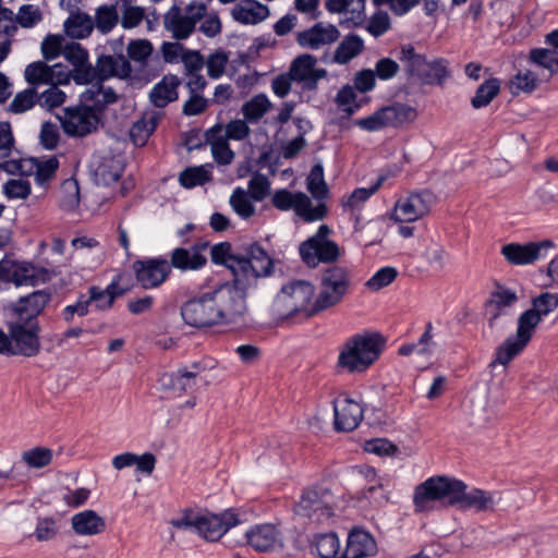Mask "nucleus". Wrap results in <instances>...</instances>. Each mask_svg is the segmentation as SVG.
<instances>
[{"label": "nucleus", "mask_w": 558, "mask_h": 558, "mask_svg": "<svg viewBox=\"0 0 558 558\" xmlns=\"http://www.w3.org/2000/svg\"><path fill=\"white\" fill-rule=\"evenodd\" d=\"M59 84L51 83L49 87L38 94V104L48 110L61 106L65 101V94L58 87Z\"/></svg>", "instance_id": "58"}, {"label": "nucleus", "mask_w": 558, "mask_h": 558, "mask_svg": "<svg viewBox=\"0 0 558 558\" xmlns=\"http://www.w3.org/2000/svg\"><path fill=\"white\" fill-rule=\"evenodd\" d=\"M233 211L242 219H248L255 214V206L251 196L241 187H236L229 199Z\"/></svg>", "instance_id": "47"}, {"label": "nucleus", "mask_w": 558, "mask_h": 558, "mask_svg": "<svg viewBox=\"0 0 558 558\" xmlns=\"http://www.w3.org/2000/svg\"><path fill=\"white\" fill-rule=\"evenodd\" d=\"M206 15V4L191 2L184 9L173 4L163 14V27L178 41L187 39L196 29L197 23Z\"/></svg>", "instance_id": "10"}, {"label": "nucleus", "mask_w": 558, "mask_h": 558, "mask_svg": "<svg viewBox=\"0 0 558 558\" xmlns=\"http://www.w3.org/2000/svg\"><path fill=\"white\" fill-rule=\"evenodd\" d=\"M330 232L327 225H322L315 234L300 244V256L310 268L322 263L333 265L340 258L341 250L336 242L329 240Z\"/></svg>", "instance_id": "8"}, {"label": "nucleus", "mask_w": 558, "mask_h": 558, "mask_svg": "<svg viewBox=\"0 0 558 558\" xmlns=\"http://www.w3.org/2000/svg\"><path fill=\"white\" fill-rule=\"evenodd\" d=\"M9 332L12 335L14 355L35 356L40 350L38 323L23 324L13 322L8 326Z\"/></svg>", "instance_id": "18"}, {"label": "nucleus", "mask_w": 558, "mask_h": 558, "mask_svg": "<svg viewBox=\"0 0 558 558\" xmlns=\"http://www.w3.org/2000/svg\"><path fill=\"white\" fill-rule=\"evenodd\" d=\"M238 515L231 511L197 514L196 533L209 542L220 539L231 527L239 524Z\"/></svg>", "instance_id": "17"}, {"label": "nucleus", "mask_w": 558, "mask_h": 558, "mask_svg": "<svg viewBox=\"0 0 558 558\" xmlns=\"http://www.w3.org/2000/svg\"><path fill=\"white\" fill-rule=\"evenodd\" d=\"M250 546L257 551H275L283 547L281 532L274 524H259L246 532Z\"/></svg>", "instance_id": "27"}, {"label": "nucleus", "mask_w": 558, "mask_h": 558, "mask_svg": "<svg viewBox=\"0 0 558 558\" xmlns=\"http://www.w3.org/2000/svg\"><path fill=\"white\" fill-rule=\"evenodd\" d=\"M537 76L530 70L518 72L510 81V89L513 95L519 93L530 94L537 87Z\"/></svg>", "instance_id": "51"}, {"label": "nucleus", "mask_w": 558, "mask_h": 558, "mask_svg": "<svg viewBox=\"0 0 558 558\" xmlns=\"http://www.w3.org/2000/svg\"><path fill=\"white\" fill-rule=\"evenodd\" d=\"M316 62L314 56L304 53L295 58L290 65V76L293 81L302 83L304 89H316L318 81L327 75L325 69L315 68Z\"/></svg>", "instance_id": "21"}, {"label": "nucleus", "mask_w": 558, "mask_h": 558, "mask_svg": "<svg viewBox=\"0 0 558 558\" xmlns=\"http://www.w3.org/2000/svg\"><path fill=\"white\" fill-rule=\"evenodd\" d=\"M339 36L340 32L335 25L319 22L305 31L299 32L296 43L303 48L317 50L337 41Z\"/></svg>", "instance_id": "26"}, {"label": "nucleus", "mask_w": 558, "mask_h": 558, "mask_svg": "<svg viewBox=\"0 0 558 558\" xmlns=\"http://www.w3.org/2000/svg\"><path fill=\"white\" fill-rule=\"evenodd\" d=\"M271 108V102L265 94L255 95L242 106L244 119L257 123Z\"/></svg>", "instance_id": "44"}, {"label": "nucleus", "mask_w": 558, "mask_h": 558, "mask_svg": "<svg viewBox=\"0 0 558 558\" xmlns=\"http://www.w3.org/2000/svg\"><path fill=\"white\" fill-rule=\"evenodd\" d=\"M153 50V45L148 39L131 40L126 48L129 59L140 63H145Z\"/></svg>", "instance_id": "56"}, {"label": "nucleus", "mask_w": 558, "mask_h": 558, "mask_svg": "<svg viewBox=\"0 0 558 558\" xmlns=\"http://www.w3.org/2000/svg\"><path fill=\"white\" fill-rule=\"evenodd\" d=\"M376 553L377 544L369 532L359 527L350 532L343 558H368Z\"/></svg>", "instance_id": "32"}, {"label": "nucleus", "mask_w": 558, "mask_h": 558, "mask_svg": "<svg viewBox=\"0 0 558 558\" xmlns=\"http://www.w3.org/2000/svg\"><path fill=\"white\" fill-rule=\"evenodd\" d=\"M209 165L187 167L179 174V183L184 189L202 186L211 181V171Z\"/></svg>", "instance_id": "41"}, {"label": "nucleus", "mask_w": 558, "mask_h": 558, "mask_svg": "<svg viewBox=\"0 0 558 558\" xmlns=\"http://www.w3.org/2000/svg\"><path fill=\"white\" fill-rule=\"evenodd\" d=\"M307 190L316 199H323L328 194V189L324 180V169L322 165H315L307 177Z\"/></svg>", "instance_id": "53"}, {"label": "nucleus", "mask_w": 558, "mask_h": 558, "mask_svg": "<svg viewBox=\"0 0 558 558\" xmlns=\"http://www.w3.org/2000/svg\"><path fill=\"white\" fill-rule=\"evenodd\" d=\"M558 306V294L545 292L532 301V307L524 311L518 318V328L514 336L508 337L497 349L494 363L507 365L514 356L520 354L530 342L534 329L542 318L554 312Z\"/></svg>", "instance_id": "3"}, {"label": "nucleus", "mask_w": 558, "mask_h": 558, "mask_svg": "<svg viewBox=\"0 0 558 558\" xmlns=\"http://www.w3.org/2000/svg\"><path fill=\"white\" fill-rule=\"evenodd\" d=\"M313 549L320 558H335L339 551L340 543L335 533H326L315 536Z\"/></svg>", "instance_id": "48"}, {"label": "nucleus", "mask_w": 558, "mask_h": 558, "mask_svg": "<svg viewBox=\"0 0 558 558\" xmlns=\"http://www.w3.org/2000/svg\"><path fill=\"white\" fill-rule=\"evenodd\" d=\"M458 489L456 506L461 509H474L477 512L490 511L496 505L495 494L488 490L472 488L468 490L464 482L458 480Z\"/></svg>", "instance_id": "25"}, {"label": "nucleus", "mask_w": 558, "mask_h": 558, "mask_svg": "<svg viewBox=\"0 0 558 558\" xmlns=\"http://www.w3.org/2000/svg\"><path fill=\"white\" fill-rule=\"evenodd\" d=\"M335 102L347 116L354 114L361 108V105L356 102L355 89L349 84L338 90Z\"/></svg>", "instance_id": "52"}, {"label": "nucleus", "mask_w": 558, "mask_h": 558, "mask_svg": "<svg viewBox=\"0 0 558 558\" xmlns=\"http://www.w3.org/2000/svg\"><path fill=\"white\" fill-rule=\"evenodd\" d=\"M363 50V39L359 35L351 33L344 36V38L339 43L331 61L341 65L347 64L352 59L356 58Z\"/></svg>", "instance_id": "37"}, {"label": "nucleus", "mask_w": 558, "mask_h": 558, "mask_svg": "<svg viewBox=\"0 0 558 558\" xmlns=\"http://www.w3.org/2000/svg\"><path fill=\"white\" fill-rule=\"evenodd\" d=\"M136 280L144 289L159 287L171 272V266L165 258H148L133 264Z\"/></svg>", "instance_id": "19"}, {"label": "nucleus", "mask_w": 558, "mask_h": 558, "mask_svg": "<svg viewBox=\"0 0 558 558\" xmlns=\"http://www.w3.org/2000/svg\"><path fill=\"white\" fill-rule=\"evenodd\" d=\"M398 59L402 62L407 74L410 77L420 78L422 72L427 66V60L424 54L417 53L410 44L402 45L398 54Z\"/></svg>", "instance_id": "40"}, {"label": "nucleus", "mask_w": 558, "mask_h": 558, "mask_svg": "<svg viewBox=\"0 0 558 558\" xmlns=\"http://www.w3.org/2000/svg\"><path fill=\"white\" fill-rule=\"evenodd\" d=\"M210 257L214 264L223 265L231 271L233 279L229 282L245 293L259 278L272 272V259L258 243L244 247V254H232L230 243L221 242L210 248Z\"/></svg>", "instance_id": "2"}, {"label": "nucleus", "mask_w": 558, "mask_h": 558, "mask_svg": "<svg viewBox=\"0 0 558 558\" xmlns=\"http://www.w3.org/2000/svg\"><path fill=\"white\" fill-rule=\"evenodd\" d=\"M385 178L380 177L378 178L377 182L374 183L371 187H359L353 191V193L350 195L348 202L345 203V206L355 209L359 208L361 204L366 202L373 194H375L378 189L381 186Z\"/></svg>", "instance_id": "60"}, {"label": "nucleus", "mask_w": 558, "mask_h": 558, "mask_svg": "<svg viewBox=\"0 0 558 558\" xmlns=\"http://www.w3.org/2000/svg\"><path fill=\"white\" fill-rule=\"evenodd\" d=\"M207 244H195L191 247H177L170 254L169 265L181 271H196L207 264L204 255Z\"/></svg>", "instance_id": "28"}, {"label": "nucleus", "mask_w": 558, "mask_h": 558, "mask_svg": "<svg viewBox=\"0 0 558 558\" xmlns=\"http://www.w3.org/2000/svg\"><path fill=\"white\" fill-rule=\"evenodd\" d=\"M93 29L94 21L86 13L72 14L64 22V31L72 38H86L92 34Z\"/></svg>", "instance_id": "42"}, {"label": "nucleus", "mask_w": 558, "mask_h": 558, "mask_svg": "<svg viewBox=\"0 0 558 558\" xmlns=\"http://www.w3.org/2000/svg\"><path fill=\"white\" fill-rule=\"evenodd\" d=\"M21 458L29 469H43L51 463L53 452L47 447L38 446L23 451Z\"/></svg>", "instance_id": "49"}, {"label": "nucleus", "mask_w": 558, "mask_h": 558, "mask_svg": "<svg viewBox=\"0 0 558 558\" xmlns=\"http://www.w3.org/2000/svg\"><path fill=\"white\" fill-rule=\"evenodd\" d=\"M71 526L77 535L93 536L105 531L106 522L94 510H84L72 517Z\"/></svg>", "instance_id": "33"}, {"label": "nucleus", "mask_w": 558, "mask_h": 558, "mask_svg": "<svg viewBox=\"0 0 558 558\" xmlns=\"http://www.w3.org/2000/svg\"><path fill=\"white\" fill-rule=\"evenodd\" d=\"M248 195L255 202L264 201L270 193L269 179L259 172H255L247 183Z\"/></svg>", "instance_id": "54"}, {"label": "nucleus", "mask_w": 558, "mask_h": 558, "mask_svg": "<svg viewBox=\"0 0 558 558\" xmlns=\"http://www.w3.org/2000/svg\"><path fill=\"white\" fill-rule=\"evenodd\" d=\"M246 122L247 121L245 119L244 120L236 119V120L230 121L229 123H227V125L225 128V135L222 137L226 138L227 141L228 140H233V141L244 140L245 137H247L250 135V132H251Z\"/></svg>", "instance_id": "64"}, {"label": "nucleus", "mask_w": 558, "mask_h": 558, "mask_svg": "<svg viewBox=\"0 0 558 558\" xmlns=\"http://www.w3.org/2000/svg\"><path fill=\"white\" fill-rule=\"evenodd\" d=\"M222 126L217 124L207 131L206 136L210 142L211 154L215 161L219 165H229L234 159V153L231 150L228 141L220 135Z\"/></svg>", "instance_id": "38"}, {"label": "nucleus", "mask_w": 558, "mask_h": 558, "mask_svg": "<svg viewBox=\"0 0 558 558\" xmlns=\"http://www.w3.org/2000/svg\"><path fill=\"white\" fill-rule=\"evenodd\" d=\"M391 27L390 17L387 12L379 11L369 19L367 31L374 37H379L387 33Z\"/></svg>", "instance_id": "63"}, {"label": "nucleus", "mask_w": 558, "mask_h": 558, "mask_svg": "<svg viewBox=\"0 0 558 558\" xmlns=\"http://www.w3.org/2000/svg\"><path fill=\"white\" fill-rule=\"evenodd\" d=\"M64 133L72 137H85L97 131L100 117L89 105L80 102L63 109L59 117Z\"/></svg>", "instance_id": "13"}, {"label": "nucleus", "mask_w": 558, "mask_h": 558, "mask_svg": "<svg viewBox=\"0 0 558 558\" xmlns=\"http://www.w3.org/2000/svg\"><path fill=\"white\" fill-rule=\"evenodd\" d=\"M268 15V7L255 0L242 1L232 9V17L242 24H257Z\"/></svg>", "instance_id": "35"}, {"label": "nucleus", "mask_w": 558, "mask_h": 558, "mask_svg": "<svg viewBox=\"0 0 558 558\" xmlns=\"http://www.w3.org/2000/svg\"><path fill=\"white\" fill-rule=\"evenodd\" d=\"M271 205L281 210H294L295 215L304 221L312 222L323 220L327 215V207L319 203L313 206L311 198L303 192H291L287 189H280L274 192Z\"/></svg>", "instance_id": "11"}, {"label": "nucleus", "mask_w": 558, "mask_h": 558, "mask_svg": "<svg viewBox=\"0 0 558 558\" xmlns=\"http://www.w3.org/2000/svg\"><path fill=\"white\" fill-rule=\"evenodd\" d=\"M98 83L110 77L128 78L132 74V66L129 59L122 54H101L96 61Z\"/></svg>", "instance_id": "30"}, {"label": "nucleus", "mask_w": 558, "mask_h": 558, "mask_svg": "<svg viewBox=\"0 0 558 558\" xmlns=\"http://www.w3.org/2000/svg\"><path fill=\"white\" fill-rule=\"evenodd\" d=\"M375 76L381 81H389L393 78L398 72L400 71L399 63L391 58H381L375 63V69L373 70Z\"/></svg>", "instance_id": "62"}, {"label": "nucleus", "mask_w": 558, "mask_h": 558, "mask_svg": "<svg viewBox=\"0 0 558 558\" xmlns=\"http://www.w3.org/2000/svg\"><path fill=\"white\" fill-rule=\"evenodd\" d=\"M458 480L445 475L432 476L418 484L413 494L416 512H430L456 506Z\"/></svg>", "instance_id": "5"}, {"label": "nucleus", "mask_w": 558, "mask_h": 558, "mask_svg": "<svg viewBox=\"0 0 558 558\" xmlns=\"http://www.w3.org/2000/svg\"><path fill=\"white\" fill-rule=\"evenodd\" d=\"M434 204V195L428 191L411 193L397 201L392 219L398 222H413L427 215Z\"/></svg>", "instance_id": "16"}, {"label": "nucleus", "mask_w": 558, "mask_h": 558, "mask_svg": "<svg viewBox=\"0 0 558 558\" xmlns=\"http://www.w3.org/2000/svg\"><path fill=\"white\" fill-rule=\"evenodd\" d=\"M3 194L10 199H25L31 194V184L23 179H10L3 184Z\"/></svg>", "instance_id": "59"}, {"label": "nucleus", "mask_w": 558, "mask_h": 558, "mask_svg": "<svg viewBox=\"0 0 558 558\" xmlns=\"http://www.w3.org/2000/svg\"><path fill=\"white\" fill-rule=\"evenodd\" d=\"M145 19V9L137 5L125 7L122 11L121 26L124 29H132L137 27Z\"/></svg>", "instance_id": "61"}, {"label": "nucleus", "mask_w": 558, "mask_h": 558, "mask_svg": "<svg viewBox=\"0 0 558 558\" xmlns=\"http://www.w3.org/2000/svg\"><path fill=\"white\" fill-rule=\"evenodd\" d=\"M94 27L101 34L110 33L119 23V13L114 5H100L96 9Z\"/></svg>", "instance_id": "45"}, {"label": "nucleus", "mask_w": 558, "mask_h": 558, "mask_svg": "<svg viewBox=\"0 0 558 558\" xmlns=\"http://www.w3.org/2000/svg\"><path fill=\"white\" fill-rule=\"evenodd\" d=\"M518 300V295L513 290L497 283L486 302V310L489 314V326L494 327L500 316L507 315L509 308L513 306Z\"/></svg>", "instance_id": "31"}, {"label": "nucleus", "mask_w": 558, "mask_h": 558, "mask_svg": "<svg viewBox=\"0 0 558 558\" xmlns=\"http://www.w3.org/2000/svg\"><path fill=\"white\" fill-rule=\"evenodd\" d=\"M52 277L50 270L27 262H0V280L15 286H37L48 282Z\"/></svg>", "instance_id": "14"}, {"label": "nucleus", "mask_w": 558, "mask_h": 558, "mask_svg": "<svg viewBox=\"0 0 558 558\" xmlns=\"http://www.w3.org/2000/svg\"><path fill=\"white\" fill-rule=\"evenodd\" d=\"M554 246L555 244L551 240L527 242L524 244L509 243L501 247V254L509 264L524 266L547 257Z\"/></svg>", "instance_id": "15"}, {"label": "nucleus", "mask_w": 558, "mask_h": 558, "mask_svg": "<svg viewBox=\"0 0 558 558\" xmlns=\"http://www.w3.org/2000/svg\"><path fill=\"white\" fill-rule=\"evenodd\" d=\"M246 299L247 293L223 281L186 301L181 316L186 325L195 328L236 324L247 314Z\"/></svg>", "instance_id": "1"}, {"label": "nucleus", "mask_w": 558, "mask_h": 558, "mask_svg": "<svg viewBox=\"0 0 558 558\" xmlns=\"http://www.w3.org/2000/svg\"><path fill=\"white\" fill-rule=\"evenodd\" d=\"M417 117L415 108L403 102H393L381 107L373 114L355 120L354 124L367 132H377L385 128L399 129L413 122Z\"/></svg>", "instance_id": "9"}, {"label": "nucleus", "mask_w": 558, "mask_h": 558, "mask_svg": "<svg viewBox=\"0 0 558 558\" xmlns=\"http://www.w3.org/2000/svg\"><path fill=\"white\" fill-rule=\"evenodd\" d=\"M38 102V92L34 87H28L22 92H19L11 104L9 105V111L12 113H24L31 110Z\"/></svg>", "instance_id": "50"}, {"label": "nucleus", "mask_w": 558, "mask_h": 558, "mask_svg": "<svg viewBox=\"0 0 558 558\" xmlns=\"http://www.w3.org/2000/svg\"><path fill=\"white\" fill-rule=\"evenodd\" d=\"M161 118L162 112L154 111L151 113H146L142 119L136 121L130 130V136L134 145H145L148 137L157 128Z\"/></svg>", "instance_id": "39"}, {"label": "nucleus", "mask_w": 558, "mask_h": 558, "mask_svg": "<svg viewBox=\"0 0 558 558\" xmlns=\"http://www.w3.org/2000/svg\"><path fill=\"white\" fill-rule=\"evenodd\" d=\"M500 92V81L498 78H489L481 84L473 98L471 105L475 109L486 107Z\"/></svg>", "instance_id": "46"}, {"label": "nucleus", "mask_w": 558, "mask_h": 558, "mask_svg": "<svg viewBox=\"0 0 558 558\" xmlns=\"http://www.w3.org/2000/svg\"><path fill=\"white\" fill-rule=\"evenodd\" d=\"M386 339L378 332L356 333L339 349L336 368L339 373H365L381 355Z\"/></svg>", "instance_id": "4"}, {"label": "nucleus", "mask_w": 558, "mask_h": 558, "mask_svg": "<svg viewBox=\"0 0 558 558\" xmlns=\"http://www.w3.org/2000/svg\"><path fill=\"white\" fill-rule=\"evenodd\" d=\"M295 514L315 522H324L333 515V496L323 486L306 488L294 506Z\"/></svg>", "instance_id": "12"}, {"label": "nucleus", "mask_w": 558, "mask_h": 558, "mask_svg": "<svg viewBox=\"0 0 558 558\" xmlns=\"http://www.w3.org/2000/svg\"><path fill=\"white\" fill-rule=\"evenodd\" d=\"M315 288L310 281L296 280L282 287L275 300V308L282 312V316H292L294 314H303L311 317L322 308L316 306Z\"/></svg>", "instance_id": "7"}, {"label": "nucleus", "mask_w": 558, "mask_h": 558, "mask_svg": "<svg viewBox=\"0 0 558 558\" xmlns=\"http://www.w3.org/2000/svg\"><path fill=\"white\" fill-rule=\"evenodd\" d=\"M24 78L29 87L36 88L39 85H50L51 83L66 84L70 75L63 71L61 64L50 66L44 61H35L25 68Z\"/></svg>", "instance_id": "22"}, {"label": "nucleus", "mask_w": 558, "mask_h": 558, "mask_svg": "<svg viewBox=\"0 0 558 558\" xmlns=\"http://www.w3.org/2000/svg\"><path fill=\"white\" fill-rule=\"evenodd\" d=\"M353 288L352 271L341 265H330L320 271L316 306L326 311L340 304Z\"/></svg>", "instance_id": "6"}, {"label": "nucleus", "mask_w": 558, "mask_h": 558, "mask_svg": "<svg viewBox=\"0 0 558 558\" xmlns=\"http://www.w3.org/2000/svg\"><path fill=\"white\" fill-rule=\"evenodd\" d=\"M333 412L335 427L339 432H351L355 429L363 418L361 404L349 398L335 401Z\"/></svg>", "instance_id": "29"}, {"label": "nucleus", "mask_w": 558, "mask_h": 558, "mask_svg": "<svg viewBox=\"0 0 558 558\" xmlns=\"http://www.w3.org/2000/svg\"><path fill=\"white\" fill-rule=\"evenodd\" d=\"M14 168L23 175H34L36 184L46 187L47 183L54 178L59 161L56 157L26 158L21 159L19 163L14 165Z\"/></svg>", "instance_id": "24"}, {"label": "nucleus", "mask_w": 558, "mask_h": 558, "mask_svg": "<svg viewBox=\"0 0 558 558\" xmlns=\"http://www.w3.org/2000/svg\"><path fill=\"white\" fill-rule=\"evenodd\" d=\"M15 25L24 28H32L43 20V14L38 7L33 4H23L16 15H14Z\"/></svg>", "instance_id": "55"}, {"label": "nucleus", "mask_w": 558, "mask_h": 558, "mask_svg": "<svg viewBox=\"0 0 558 558\" xmlns=\"http://www.w3.org/2000/svg\"><path fill=\"white\" fill-rule=\"evenodd\" d=\"M81 100L95 109L101 118L106 108L109 105L117 102L118 95L111 87H105L101 84H96L81 94Z\"/></svg>", "instance_id": "34"}, {"label": "nucleus", "mask_w": 558, "mask_h": 558, "mask_svg": "<svg viewBox=\"0 0 558 558\" xmlns=\"http://www.w3.org/2000/svg\"><path fill=\"white\" fill-rule=\"evenodd\" d=\"M449 76L448 61L445 59H436L427 61V66L422 72L418 80L426 85H442Z\"/></svg>", "instance_id": "43"}, {"label": "nucleus", "mask_w": 558, "mask_h": 558, "mask_svg": "<svg viewBox=\"0 0 558 558\" xmlns=\"http://www.w3.org/2000/svg\"><path fill=\"white\" fill-rule=\"evenodd\" d=\"M398 276V271L395 267H383L377 270L365 283V286L372 291H378L389 286Z\"/></svg>", "instance_id": "57"}, {"label": "nucleus", "mask_w": 558, "mask_h": 558, "mask_svg": "<svg viewBox=\"0 0 558 558\" xmlns=\"http://www.w3.org/2000/svg\"><path fill=\"white\" fill-rule=\"evenodd\" d=\"M180 81L175 75H167L157 83L149 93V99L157 108H165L178 99L177 88Z\"/></svg>", "instance_id": "36"}, {"label": "nucleus", "mask_w": 558, "mask_h": 558, "mask_svg": "<svg viewBox=\"0 0 558 558\" xmlns=\"http://www.w3.org/2000/svg\"><path fill=\"white\" fill-rule=\"evenodd\" d=\"M191 368L183 367L177 372L165 373L159 379L161 389L174 397H180L192 390L196 386V377L202 367L199 363L195 362Z\"/></svg>", "instance_id": "23"}, {"label": "nucleus", "mask_w": 558, "mask_h": 558, "mask_svg": "<svg viewBox=\"0 0 558 558\" xmlns=\"http://www.w3.org/2000/svg\"><path fill=\"white\" fill-rule=\"evenodd\" d=\"M51 301L48 290H36L25 296H21L13 305L12 313L16 320L23 324L38 323L37 317Z\"/></svg>", "instance_id": "20"}]
</instances>
